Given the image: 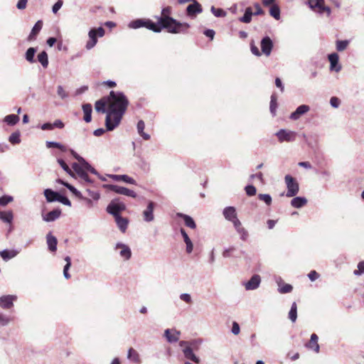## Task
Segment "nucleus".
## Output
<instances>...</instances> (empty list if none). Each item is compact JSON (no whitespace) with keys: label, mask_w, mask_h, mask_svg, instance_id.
Returning <instances> with one entry per match:
<instances>
[{"label":"nucleus","mask_w":364,"mask_h":364,"mask_svg":"<svg viewBox=\"0 0 364 364\" xmlns=\"http://www.w3.org/2000/svg\"><path fill=\"white\" fill-rule=\"evenodd\" d=\"M127 358L135 363H140L139 354L132 348L128 350Z\"/></svg>","instance_id":"nucleus-37"},{"label":"nucleus","mask_w":364,"mask_h":364,"mask_svg":"<svg viewBox=\"0 0 364 364\" xmlns=\"http://www.w3.org/2000/svg\"><path fill=\"white\" fill-rule=\"evenodd\" d=\"M186 11L189 16L195 14H200L203 11L201 5L196 1L187 6Z\"/></svg>","instance_id":"nucleus-22"},{"label":"nucleus","mask_w":364,"mask_h":364,"mask_svg":"<svg viewBox=\"0 0 364 364\" xmlns=\"http://www.w3.org/2000/svg\"><path fill=\"white\" fill-rule=\"evenodd\" d=\"M61 214L60 209H55L46 215H43V220L46 222H52L58 219Z\"/></svg>","instance_id":"nucleus-23"},{"label":"nucleus","mask_w":364,"mask_h":364,"mask_svg":"<svg viewBox=\"0 0 364 364\" xmlns=\"http://www.w3.org/2000/svg\"><path fill=\"white\" fill-rule=\"evenodd\" d=\"M144 27L148 28L149 30H151L155 33H160L164 27L163 23H159V18L157 17V23H154L150 19H145L144 21Z\"/></svg>","instance_id":"nucleus-18"},{"label":"nucleus","mask_w":364,"mask_h":364,"mask_svg":"<svg viewBox=\"0 0 364 364\" xmlns=\"http://www.w3.org/2000/svg\"><path fill=\"white\" fill-rule=\"evenodd\" d=\"M252 15H254V13L252 12V8L247 7L245 9L244 16L240 17L239 20L242 23H249L252 21Z\"/></svg>","instance_id":"nucleus-36"},{"label":"nucleus","mask_w":364,"mask_h":364,"mask_svg":"<svg viewBox=\"0 0 364 364\" xmlns=\"http://www.w3.org/2000/svg\"><path fill=\"white\" fill-rule=\"evenodd\" d=\"M353 273L355 275H360L364 274V261L358 263V269L354 270Z\"/></svg>","instance_id":"nucleus-61"},{"label":"nucleus","mask_w":364,"mask_h":364,"mask_svg":"<svg viewBox=\"0 0 364 364\" xmlns=\"http://www.w3.org/2000/svg\"><path fill=\"white\" fill-rule=\"evenodd\" d=\"M72 167L80 179L85 183H92V180L89 177L86 173L87 170L84 167L82 163H73Z\"/></svg>","instance_id":"nucleus-8"},{"label":"nucleus","mask_w":364,"mask_h":364,"mask_svg":"<svg viewBox=\"0 0 364 364\" xmlns=\"http://www.w3.org/2000/svg\"><path fill=\"white\" fill-rule=\"evenodd\" d=\"M261 278L258 274H254L250 279L245 284L246 290H255L257 289L260 284Z\"/></svg>","instance_id":"nucleus-17"},{"label":"nucleus","mask_w":364,"mask_h":364,"mask_svg":"<svg viewBox=\"0 0 364 364\" xmlns=\"http://www.w3.org/2000/svg\"><path fill=\"white\" fill-rule=\"evenodd\" d=\"M19 121V117L16 114H9L4 119V122L8 125L14 126Z\"/></svg>","instance_id":"nucleus-41"},{"label":"nucleus","mask_w":364,"mask_h":364,"mask_svg":"<svg viewBox=\"0 0 364 364\" xmlns=\"http://www.w3.org/2000/svg\"><path fill=\"white\" fill-rule=\"evenodd\" d=\"M105 35V29L102 27L92 28L88 33L90 40L87 42L85 48L90 50L95 46L97 43V36L102 37Z\"/></svg>","instance_id":"nucleus-4"},{"label":"nucleus","mask_w":364,"mask_h":364,"mask_svg":"<svg viewBox=\"0 0 364 364\" xmlns=\"http://www.w3.org/2000/svg\"><path fill=\"white\" fill-rule=\"evenodd\" d=\"M38 60L42 65L44 68H46L48 65V57L46 51H42L38 55Z\"/></svg>","instance_id":"nucleus-42"},{"label":"nucleus","mask_w":364,"mask_h":364,"mask_svg":"<svg viewBox=\"0 0 364 364\" xmlns=\"http://www.w3.org/2000/svg\"><path fill=\"white\" fill-rule=\"evenodd\" d=\"M258 198L264 201L267 205H270L272 201V197L269 194L260 193L258 195Z\"/></svg>","instance_id":"nucleus-55"},{"label":"nucleus","mask_w":364,"mask_h":364,"mask_svg":"<svg viewBox=\"0 0 364 364\" xmlns=\"http://www.w3.org/2000/svg\"><path fill=\"white\" fill-rule=\"evenodd\" d=\"M63 6V0H58L52 8V11L54 14H56Z\"/></svg>","instance_id":"nucleus-63"},{"label":"nucleus","mask_w":364,"mask_h":364,"mask_svg":"<svg viewBox=\"0 0 364 364\" xmlns=\"http://www.w3.org/2000/svg\"><path fill=\"white\" fill-rule=\"evenodd\" d=\"M9 141L13 144H19L21 142L20 134L18 132L12 133L9 138Z\"/></svg>","instance_id":"nucleus-51"},{"label":"nucleus","mask_w":364,"mask_h":364,"mask_svg":"<svg viewBox=\"0 0 364 364\" xmlns=\"http://www.w3.org/2000/svg\"><path fill=\"white\" fill-rule=\"evenodd\" d=\"M46 147L50 149V148H58L61 151L63 152H65L67 151L68 149L65 146H64L63 144L59 143V142H55V141H46Z\"/></svg>","instance_id":"nucleus-43"},{"label":"nucleus","mask_w":364,"mask_h":364,"mask_svg":"<svg viewBox=\"0 0 364 364\" xmlns=\"http://www.w3.org/2000/svg\"><path fill=\"white\" fill-rule=\"evenodd\" d=\"M19 253L18 251L12 250H4L0 252V256L1 258L7 261L9 259H11L14 257H15Z\"/></svg>","instance_id":"nucleus-29"},{"label":"nucleus","mask_w":364,"mask_h":364,"mask_svg":"<svg viewBox=\"0 0 364 364\" xmlns=\"http://www.w3.org/2000/svg\"><path fill=\"white\" fill-rule=\"evenodd\" d=\"M36 53V48L31 47L29 48L25 54L26 60L29 62L30 63H33L36 62L34 59L35 54Z\"/></svg>","instance_id":"nucleus-40"},{"label":"nucleus","mask_w":364,"mask_h":364,"mask_svg":"<svg viewBox=\"0 0 364 364\" xmlns=\"http://www.w3.org/2000/svg\"><path fill=\"white\" fill-rule=\"evenodd\" d=\"M83 166L85 168V169L87 170V171H90V173H93V174H95V175H96V176L100 177L99 173L89 163H87L86 161V162H85Z\"/></svg>","instance_id":"nucleus-60"},{"label":"nucleus","mask_w":364,"mask_h":364,"mask_svg":"<svg viewBox=\"0 0 364 364\" xmlns=\"http://www.w3.org/2000/svg\"><path fill=\"white\" fill-rule=\"evenodd\" d=\"M181 332L176 329L167 328L164 331V336L168 343H175L179 340Z\"/></svg>","instance_id":"nucleus-15"},{"label":"nucleus","mask_w":364,"mask_h":364,"mask_svg":"<svg viewBox=\"0 0 364 364\" xmlns=\"http://www.w3.org/2000/svg\"><path fill=\"white\" fill-rule=\"evenodd\" d=\"M273 48V43L269 36L264 37L261 41L262 52L266 55L269 56L271 54Z\"/></svg>","instance_id":"nucleus-14"},{"label":"nucleus","mask_w":364,"mask_h":364,"mask_svg":"<svg viewBox=\"0 0 364 364\" xmlns=\"http://www.w3.org/2000/svg\"><path fill=\"white\" fill-rule=\"evenodd\" d=\"M179 298L183 301L186 302L188 304H191L193 303L192 297L191 294L188 293H183L179 296Z\"/></svg>","instance_id":"nucleus-57"},{"label":"nucleus","mask_w":364,"mask_h":364,"mask_svg":"<svg viewBox=\"0 0 364 364\" xmlns=\"http://www.w3.org/2000/svg\"><path fill=\"white\" fill-rule=\"evenodd\" d=\"M57 201L63 203V205H68V206L71 205L70 200L67 197L61 196L60 194V196L58 197V200H57Z\"/></svg>","instance_id":"nucleus-62"},{"label":"nucleus","mask_w":364,"mask_h":364,"mask_svg":"<svg viewBox=\"0 0 364 364\" xmlns=\"http://www.w3.org/2000/svg\"><path fill=\"white\" fill-rule=\"evenodd\" d=\"M306 4L311 10L318 14L326 12L328 16L331 14V9L324 5V0H308Z\"/></svg>","instance_id":"nucleus-7"},{"label":"nucleus","mask_w":364,"mask_h":364,"mask_svg":"<svg viewBox=\"0 0 364 364\" xmlns=\"http://www.w3.org/2000/svg\"><path fill=\"white\" fill-rule=\"evenodd\" d=\"M14 200V198L11 196H3L0 197V206H6L9 203Z\"/></svg>","instance_id":"nucleus-53"},{"label":"nucleus","mask_w":364,"mask_h":364,"mask_svg":"<svg viewBox=\"0 0 364 364\" xmlns=\"http://www.w3.org/2000/svg\"><path fill=\"white\" fill-rule=\"evenodd\" d=\"M177 216L178 218L183 219L185 225L187 227H188L191 229H195L196 228V223L191 216L183 214V213H177Z\"/></svg>","instance_id":"nucleus-27"},{"label":"nucleus","mask_w":364,"mask_h":364,"mask_svg":"<svg viewBox=\"0 0 364 364\" xmlns=\"http://www.w3.org/2000/svg\"><path fill=\"white\" fill-rule=\"evenodd\" d=\"M105 187L109 191H113L117 194L124 195L126 196L136 198V193L127 188L119 186L114 184L106 185Z\"/></svg>","instance_id":"nucleus-9"},{"label":"nucleus","mask_w":364,"mask_h":364,"mask_svg":"<svg viewBox=\"0 0 364 364\" xmlns=\"http://www.w3.org/2000/svg\"><path fill=\"white\" fill-rule=\"evenodd\" d=\"M310 110V107L309 105H302L299 106L294 112H293L290 116L289 118L292 120H297L299 119L301 115L307 113Z\"/></svg>","instance_id":"nucleus-16"},{"label":"nucleus","mask_w":364,"mask_h":364,"mask_svg":"<svg viewBox=\"0 0 364 364\" xmlns=\"http://www.w3.org/2000/svg\"><path fill=\"white\" fill-rule=\"evenodd\" d=\"M318 338L316 333H313L311 336L310 341L306 344V347L314 350L316 353L319 352V345L318 343Z\"/></svg>","instance_id":"nucleus-24"},{"label":"nucleus","mask_w":364,"mask_h":364,"mask_svg":"<svg viewBox=\"0 0 364 364\" xmlns=\"http://www.w3.org/2000/svg\"><path fill=\"white\" fill-rule=\"evenodd\" d=\"M246 194L249 196H253L256 194L257 189L252 185H248L245 187Z\"/></svg>","instance_id":"nucleus-58"},{"label":"nucleus","mask_w":364,"mask_h":364,"mask_svg":"<svg viewBox=\"0 0 364 364\" xmlns=\"http://www.w3.org/2000/svg\"><path fill=\"white\" fill-rule=\"evenodd\" d=\"M156 203L153 201H149L146 208L143 211V219L146 223L152 222L154 220V210Z\"/></svg>","instance_id":"nucleus-11"},{"label":"nucleus","mask_w":364,"mask_h":364,"mask_svg":"<svg viewBox=\"0 0 364 364\" xmlns=\"http://www.w3.org/2000/svg\"><path fill=\"white\" fill-rule=\"evenodd\" d=\"M58 163L62 167V168L71 176H74V173L73 171L69 168V166L66 164L64 160L61 159H58Z\"/></svg>","instance_id":"nucleus-50"},{"label":"nucleus","mask_w":364,"mask_h":364,"mask_svg":"<svg viewBox=\"0 0 364 364\" xmlns=\"http://www.w3.org/2000/svg\"><path fill=\"white\" fill-rule=\"evenodd\" d=\"M269 14L276 20L280 19V9L279 6L273 4L269 9Z\"/></svg>","instance_id":"nucleus-44"},{"label":"nucleus","mask_w":364,"mask_h":364,"mask_svg":"<svg viewBox=\"0 0 364 364\" xmlns=\"http://www.w3.org/2000/svg\"><path fill=\"white\" fill-rule=\"evenodd\" d=\"M137 132L138 134L144 139L149 140L150 139V135L144 132L145 129V123L143 120H139L137 123Z\"/></svg>","instance_id":"nucleus-33"},{"label":"nucleus","mask_w":364,"mask_h":364,"mask_svg":"<svg viewBox=\"0 0 364 364\" xmlns=\"http://www.w3.org/2000/svg\"><path fill=\"white\" fill-rule=\"evenodd\" d=\"M193 343L194 342L181 341L179 342V346L182 348L183 353L186 359L190 360L196 364H198L200 363V360L198 356H196L194 354L193 351V348L191 346L193 344Z\"/></svg>","instance_id":"nucleus-3"},{"label":"nucleus","mask_w":364,"mask_h":364,"mask_svg":"<svg viewBox=\"0 0 364 364\" xmlns=\"http://www.w3.org/2000/svg\"><path fill=\"white\" fill-rule=\"evenodd\" d=\"M82 110L84 112V120L88 123L92 120V105L90 104H84L82 105Z\"/></svg>","instance_id":"nucleus-31"},{"label":"nucleus","mask_w":364,"mask_h":364,"mask_svg":"<svg viewBox=\"0 0 364 364\" xmlns=\"http://www.w3.org/2000/svg\"><path fill=\"white\" fill-rule=\"evenodd\" d=\"M14 219V214L11 210L0 211V220L4 223L11 224Z\"/></svg>","instance_id":"nucleus-35"},{"label":"nucleus","mask_w":364,"mask_h":364,"mask_svg":"<svg viewBox=\"0 0 364 364\" xmlns=\"http://www.w3.org/2000/svg\"><path fill=\"white\" fill-rule=\"evenodd\" d=\"M57 94L62 100H65L68 97V92H66L61 85L58 86Z\"/></svg>","instance_id":"nucleus-56"},{"label":"nucleus","mask_w":364,"mask_h":364,"mask_svg":"<svg viewBox=\"0 0 364 364\" xmlns=\"http://www.w3.org/2000/svg\"><path fill=\"white\" fill-rule=\"evenodd\" d=\"M308 277L311 282H314L319 277V274L315 270H312L308 274Z\"/></svg>","instance_id":"nucleus-64"},{"label":"nucleus","mask_w":364,"mask_h":364,"mask_svg":"<svg viewBox=\"0 0 364 364\" xmlns=\"http://www.w3.org/2000/svg\"><path fill=\"white\" fill-rule=\"evenodd\" d=\"M277 283L279 287L278 289V291H279V293L286 294V293H289L292 291L293 287L291 284H285L282 286H280V282H277Z\"/></svg>","instance_id":"nucleus-48"},{"label":"nucleus","mask_w":364,"mask_h":364,"mask_svg":"<svg viewBox=\"0 0 364 364\" xmlns=\"http://www.w3.org/2000/svg\"><path fill=\"white\" fill-rule=\"evenodd\" d=\"M275 135L280 143L293 142L296 140L297 133L289 129H281L276 132Z\"/></svg>","instance_id":"nucleus-6"},{"label":"nucleus","mask_w":364,"mask_h":364,"mask_svg":"<svg viewBox=\"0 0 364 364\" xmlns=\"http://www.w3.org/2000/svg\"><path fill=\"white\" fill-rule=\"evenodd\" d=\"M307 203V200L304 197H295L291 200V205L294 208H300Z\"/></svg>","instance_id":"nucleus-34"},{"label":"nucleus","mask_w":364,"mask_h":364,"mask_svg":"<svg viewBox=\"0 0 364 364\" xmlns=\"http://www.w3.org/2000/svg\"><path fill=\"white\" fill-rule=\"evenodd\" d=\"M12 318L2 313H0V325L1 326H6L9 325L12 321Z\"/></svg>","instance_id":"nucleus-47"},{"label":"nucleus","mask_w":364,"mask_h":364,"mask_svg":"<svg viewBox=\"0 0 364 364\" xmlns=\"http://www.w3.org/2000/svg\"><path fill=\"white\" fill-rule=\"evenodd\" d=\"M284 180L287 188L286 196L288 198L295 196L299 191L298 182L290 175H287Z\"/></svg>","instance_id":"nucleus-5"},{"label":"nucleus","mask_w":364,"mask_h":364,"mask_svg":"<svg viewBox=\"0 0 364 364\" xmlns=\"http://www.w3.org/2000/svg\"><path fill=\"white\" fill-rule=\"evenodd\" d=\"M64 186L70 190L75 196L77 197H80L81 193L79 191H77L74 186L70 185V183H65Z\"/></svg>","instance_id":"nucleus-59"},{"label":"nucleus","mask_w":364,"mask_h":364,"mask_svg":"<svg viewBox=\"0 0 364 364\" xmlns=\"http://www.w3.org/2000/svg\"><path fill=\"white\" fill-rule=\"evenodd\" d=\"M17 299L15 295H6L0 297V307L9 309L14 306V301Z\"/></svg>","instance_id":"nucleus-12"},{"label":"nucleus","mask_w":364,"mask_h":364,"mask_svg":"<svg viewBox=\"0 0 364 364\" xmlns=\"http://www.w3.org/2000/svg\"><path fill=\"white\" fill-rule=\"evenodd\" d=\"M128 105L129 100L123 92H109L108 111L105 119L107 131H112L119 126Z\"/></svg>","instance_id":"nucleus-1"},{"label":"nucleus","mask_w":364,"mask_h":364,"mask_svg":"<svg viewBox=\"0 0 364 364\" xmlns=\"http://www.w3.org/2000/svg\"><path fill=\"white\" fill-rule=\"evenodd\" d=\"M107 101L105 99H101L95 102V109L98 112L107 113V111L105 108Z\"/></svg>","instance_id":"nucleus-39"},{"label":"nucleus","mask_w":364,"mask_h":364,"mask_svg":"<svg viewBox=\"0 0 364 364\" xmlns=\"http://www.w3.org/2000/svg\"><path fill=\"white\" fill-rule=\"evenodd\" d=\"M328 58L330 62V70L332 71H335L336 73L340 72L342 67L338 63V60H339L338 55L336 53H333L328 55Z\"/></svg>","instance_id":"nucleus-13"},{"label":"nucleus","mask_w":364,"mask_h":364,"mask_svg":"<svg viewBox=\"0 0 364 364\" xmlns=\"http://www.w3.org/2000/svg\"><path fill=\"white\" fill-rule=\"evenodd\" d=\"M181 233L183 240L186 245V252H187V253L190 254L192 252V251L193 250V245L191 239L189 238L188 234L184 230V229H183V228L181 229Z\"/></svg>","instance_id":"nucleus-28"},{"label":"nucleus","mask_w":364,"mask_h":364,"mask_svg":"<svg viewBox=\"0 0 364 364\" xmlns=\"http://www.w3.org/2000/svg\"><path fill=\"white\" fill-rule=\"evenodd\" d=\"M145 18H138L130 21L128 24V27L132 29H137L144 27Z\"/></svg>","instance_id":"nucleus-38"},{"label":"nucleus","mask_w":364,"mask_h":364,"mask_svg":"<svg viewBox=\"0 0 364 364\" xmlns=\"http://www.w3.org/2000/svg\"><path fill=\"white\" fill-rule=\"evenodd\" d=\"M43 26V22L41 21H38L36 24L33 26L30 35L28 37V41H32L36 38V36L40 32Z\"/></svg>","instance_id":"nucleus-30"},{"label":"nucleus","mask_w":364,"mask_h":364,"mask_svg":"<svg viewBox=\"0 0 364 364\" xmlns=\"http://www.w3.org/2000/svg\"><path fill=\"white\" fill-rule=\"evenodd\" d=\"M349 41L347 40L345 41H336V49L338 51H343L346 49L348 46Z\"/></svg>","instance_id":"nucleus-52"},{"label":"nucleus","mask_w":364,"mask_h":364,"mask_svg":"<svg viewBox=\"0 0 364 364\" xmlns=\"http://www.w3.org/2000/svg\"><path fill=\"white\" fill-rule=\"evenodd\" d=\"M108 176L115 181H123L124 183L136 185V181L132 177L127 175H116V174H109Z\"/></svg>","instance_id":"nucleus-19"},{"label":"nucleus","mask_w":364,"mask_h":364,"mask_svg":"<svg viewBox=\"0 0 364 364\" xmlns=\"http://www.w3.org/2000/svg\"><path fill=\"white\" fill-rule=\"evenodd\" d=\"M126 209V205L124 203L112 201L107 208V211L114 215V217L119 216V213Z\"/></svg>","instance_id":"nucleus-10"},{"label":"nucleus","mask_w":364,"mask_h":364,"mask_svg":"<svg viewBox=\"0 0 364 364\" xmlns=\"http://www.w3.org/2000/svg\"><path fill=\"white\" fill-rule=\"evenodd\" d=\"M114 218L119 229L122 232H124L127 228L128 220L125 218L122 217L121 215L116 216Z\"/></svg>","instance_id":"nucleus-32"},{"label":"nucleus","mask_w":364,"mask_h":364,"mask_svg":"<svg viewBox=\"0 0 364 364\" xmlns=\"http://www.w3.org/2000/svg\"><path fill=\"white\" fill-rule=\"evenodd\" d=\"M210 11L216 17H224L226 16V12L222 9H216L214 6H212Z\"/></svg>","instance_id":"nucleus-54"},{"label":"nucleus","mask_w":364,"mask_h":364,"mask_svg":"<svg viewBox=\"0 0 364 364\" xmlns=\"http://www.w3.org/2000/svg\"><path fill=\"white\" fill-rule=\"evenodd\" d=\"M236 232L240 235V237L242 241L245 242L247 240L249 237V232L244 227L236 230Z\"/></svg>","instance_id":"nucleus-46"},{"label":"nucleus","mask_w":364,"mask_h":364,"mask_svg":"<svg viewBox=\"0 0 364 364\" xmlns=\"http://www.w3.org/2000/svg\"><path fill=\"white\" fill-rule=\"evenodd\" d=\"M223 216L225 218L231 222L237 217L236 209L232 206H228L224 208L223 211Z\"/></svg>","instance_id":"nucleus-21"},{"label":"nucleus","mask_w":364,"mask_h":364,"mask_svg":"<svg viewBox=\"0 0 364 364\" xmlns=\"http://www.w3.org/2000/svg\"><path fill=\"white\" fill-rule=\"evenodd\" d=\"M46 243L49 251L55 252L57 250L58 240L51 232L46 235Z\"/></svg>","instance_id":"nucleus-20"},{"label":"nucleus","mask_w":364,"mask_h":364,"mask_svg":"<svg viewBox=\"0 0 364 364\" xmlns=\"http://www.w3.org/2000/svg\"><path fill=\"white\" fill-rule=\"evenodd\" d=\"M44 196L48 202L51 203L54 201H57L58 200V197L60 193L50 188H47L44 191Z\"/></svg>","instance_id":"nucleus-26"},{"label":"nucleus","mask_w":364,"mask_h":364,"mask_svg":"<svg viewBox=\"0 0 364 364\" xmlns=\"http://www.w3.org/2000/svg\"><path fill=\"white\" fill-rule=\"evenodd\" d=\"M277 107V97L275 96V95H272L271 96L269 109H270V112L273 115H275Z\"/></svg>","instance_id":"nucleus-49"},{"label":"nucleus","mask_w":364,"mask_h":364,"mask_svg":"<svg viewBox=\"0 0 364 364\" xmlns=\"http://www.w3.org/2000/svg\"><path fill=\"white\" fill-rule=\"evenodd\" d=\"M171 7L166 6L161 10V16L159 18V23H163L164 28L170 33H186L190 25L188 23H181L170 16Z\"/></svg>","instance_id":"nucleus-2"},{"label":"nucleus","mask_w":364,"mask_h":364,"mask_svg":"<svg viewBox=\"0 0 364 364\" xmlns=\"http://www.w3.org/2000/svg\"><path fill=\"white\" fill-rule=\"evenodd\" d=\"M116 248H120L121 250L119 252V255L122 257H123L124 259H129L132 256V252L130 248L124 245L118 243L116 246Z\"/></svg>","instance_id":"nucleus-25"},{"label":"nucleus","mask_w":364,"mask_h":364,"mask_svg":"<svg viewBox=\"0 0 364 364\" xmlns=\"http://www.w3.org/2000/svg\"><path fill=\"white\" fill-rule=\"evenodd\" d=\"M289 318L292 322H295L297 318V306L296 302H294L291 306V309L289 312Z\"/></svg>","instance_id":"nucleus-45"}]
</instances>
